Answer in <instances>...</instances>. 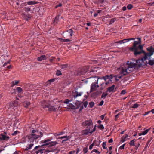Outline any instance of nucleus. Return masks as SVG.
Segmentation results:
<instances>
[{
    "instance_id": "f257e3e1",
    "label": "nucleus",
    "mask_w": 154,
    "mask_h": 154,
    "mask_svg": "<svg viewBox=\"0 0 154 154\" xmlns=\"http://www.w3.org/2000/svg\"><path fill=\"white\" fill-rule=\"evenodd\" d=\"M152 53L143 55L141 59L138 60L132 59L127 62V63L122 67L120 73L122 75H125L130 73L135 69H138L143 65L145 64L152 66L154 65V59H151Z\"/></svg>"
},
{
    "instance_id": "f03ea898",
    "label": "nucleus",
    "mask_w": 154,
    "mask_h": 154,
    "mask_svg": "<svg viewBox=\"0 0 154 154\" xmlns=\"http://www.w3.org/2000/svg\"><path fill=\"white\" fill-rule=\"evenodd\" d=\"M143 45H140L137 41H134L133 46L128 48V49L131 51H134V54L135 56H137L142 54V52H144V50H143Z\"/></svg>"
},
{
    "instance_id": "7ed1b4c3",
    "label": "nucleus",
    "mask_w": 154,
    "mask_h": 154,
    "mask_svg": "<svg viewBox=\"0 0 154 154\" xmlns=\"http://www.w3.org/2000/svg\"><path fill=\"white\" fill-rule=\"evenodd\" d=\"M43 136L42 133L39 131L37 130H33L31 134L26 136V138L27 139V141L30 142H33L34 140L36 139Z\"/></svg>"
},
{
    "instance_id": "20e7f679",
    "label": "nucleus",
    "mask_w": 154,
    "mask_h": 154,
    "mask_svg": "<svg viewBox=\"0 0 154 154\" xmlns=\"http://www.w3.org/2000/svg\"><path fill=\"white\" fill-rule=\"evenodd\" d=\"M51 140L50 139H48L44 140L42 141L41 143L43 144L41 145H39L36 146L34 149L32 150V152H34V151L36 149L40 148H44L45 146H46L48 145V147H51L55 146L57 144H58L57 142L56 141H51Z\"/></svg>"
},
{
    "instance_id": "39448f33",
    "label": "nucleus",
    "mask_w": 154,
    "mask_h": 154,
    "mask_svg": "<svg viewBox=\"0 0 154 154\" xmlns=\"http://www.w3.org/2000/svg\"><path fill=\"white\" fill-rule=\"evenodd\" d=\"M42 106L43 108L45 109L48 108L50 111H54L55 110V108L54 106H52L51 105V102L50 101L44 100L42 103Z\"/></svg>"
},
{
    "instance_id": "423d86ee",
    "label": "nucleus",
    "mask_w": 154,
    "mask_h": 154,
    "mask_svg": "<svg viewBox=\"0 0 154 154\" xmlns=\"http://www.w3.org/2000/svg\"><path fill=\"white\" fill-rule=\"evenodd\" d=\"M99 79L98 78L97 80H96L95 82L92 83L91 84L90 91L91 93L96 91L99 87V85L98 84Z\"/></svg>"
},
{
    "instance_id": "0eeeda50",
    "label": "nucleus",
    "mask_w": 154,
    "mask_h": 154,
    "mask_svg": "<svg viewBox=\"0 0 154 154\" xmlns=\"http://www.w3.org/2000/svg\"><path fill=\"white\" fill-rule=\"evenodd\" d=\"M9 137L7 135V133L4 132L0 134V140L1 141H7L9 140Z\"/></svg>"
},
{
    "instance_id": "6e6552de",
    "label": "nucleus",
    "mask_w": 154,
    "mask_h": 154,
    "mask_svg": "<svg viewBox=\"0 0 154 154\" xmlns=\"http://www.w3.org/2000/svg\"><path fill=\"white\" fill-rule=\"evenodd\" d=\"M41 148H39L38 149L35 150L34 152H32V150L31 151V153L33 154L35 153L36 154H38V153H40L41 154H42L43 152H49L50 151L48 150H45V149H41Z\"/></svg>"
},
{
    "instance_id": "1a4fd4ad",
    "label": "nucleus",
    "mask_w": 154,
    "mask_h": 154,
    "mask_svg": "<svg viewBox=\"0 0 154 154\" xmlns=\"http://www.w3.org/2000/svg\"><path fill=\"white\" fill-rule=\"evenodd\" d=\"M86 73V71H85V69H83V68L79 69L78 70L76 71L74 73L75 75H81L85 74Z\"/></svg>"
},
{
    "instance_id": "9d476101",
    "label": "nucleus",
    "mask_w": 154,
    "mask_h": 154,
    "mask_svg": "<svg viewBox=\"0 0 154 154\" xmlns=\"http://www.w3.org/2000/svg\"><path fill=\"white\" fill-rule=\"evenodd\" d=\"M82 125L84 126H92L93 127V123L92 120H86L82 123Z\"/></svg>"
},
{
    "instance_id": "9b49d317",
    "label": "nucleus",
    "mask_w": 154,
    "mask_h": 154,
    "mask_svg": "<svg viewBox=\"0 0 154 154\" xmlns=\"http://www.w3.org/2000/svg\"><path fill=\"white\" fill-rule=\"evenodd\" d=\"M147 50L148 51H149V52H146L144 51V52H142V53H143L144 54V55H146V54L147 55V54H150V53H152V55L153 54V53H154V48H153L152 46H151L149 47H148L147 48Z\"/></svg>"
},
{
    "instance_id": "f8f14e48",
    "label": "nucleus",
    "mask_w": 154,
    "mask_h": 154,
    "mask_svg": "<svg viewBox=\"0 0 154 154\" xmlns=\"http://www.w3.org/2000/svg\"><path fill=\"white\" fill-rule=\"evenodd\" d=\"M82 133L83 135L84 136H86L87 135L90 136L91 134L90 128L82 130Z\"/></svg>"
},
{
    "instance_id": "ddd939ff",
    "label": "nucleus",
    "mask_w": 154,
    "mask_h": 154,
    "mask_svg": "<svg viewBox=\"0 0 154 154\" xmlns=\"http://www.w3.org/2000/svg\"><path fill=\"white\" fill-rule=\"evenodd\" d=\"M32 143L30 144H28L26 145V147L25 149H23L24 151L25 152V151H27L31 149L32 147L34 146V143H33V142H31Z\"/></svg>"
},
{
    "instance_id": "4468645a",
    "label": "nucleus",
    "mask_w": 154,
    "mask_h": 154,
    "mask_svg": "<svg viewBox=\"0 0 154 154\" xmlns=\"http://www.w3.org/2000/svg\"><path fill=\"white\" fill-rule=\"evenodd\" d=\"M83 92H78L77 91H75L72 95V97L74 98H76L82 95Z\"/></svg>"
},
{
    "instance_id": "2eb2a0df",
    "label": "nucleus",
    "mask_w": 154,
    "mask_h": 154,
    "mask_svg": "<svg viewBox=\"0 0 154 154\" xmlns=\"http://www.w3.org/2000/svg\"><path fill=\"white\" fill-rule=\"evenodd\" d=\"M71 137L70 136H65L61 137L59 138L62 140V143H64L65 141L68 140Z\"/></svg>"
},
{
    "instance_id": "dca6fc26",
    "label": "nucleus",
    "mask_w": 154,
    "mask_h": 154,
    "mask_svg": "<svg viewBox=\"0 0 154 154\" xmlns=\"http://www.w3.org/2000/svg\"><path fill=\"white\" fill-rule=\"evenodd\" d=\"M60 15H57L56 16L53 20V23L54 25H55L58 23L59 21Z\"/></svg>"
},
{
    "instance_id": "f3484780",
    "label": "nucleus",
    "mask_w": 154,
    "mask_h": 154,
    "mask_svg": "<svg viewBox=\"0 0 154 154\" xmlns=\"http://www.w3.org/2000/svg\"><path fill=\"white\" fill-rule=\"evenodd\" d=\"M115 87V85H113L112 86L108 87L107 88V92H114L116 91V90L114 91Z\"/></svg>"
},
{
    "instance_id": "a211bd4d",
    "label": "nucleus",
    "mask_w": 154,
    "mask_h": 154,
    "mask_svg": "<svg viewBox=\"0 0 154 154\" xmlns=\"http://www.w3.org/2000/svg\"><path fill=\"white\" fill-rule=\"evenodd\" d=\"M47 59V57L45 55H42L40 57H38L37 60L38 61H42V60H46Z\"/></svg>"
},
{
    "instance_id": "6ab92c4d",
    "label": "nucleus",
    "mask_w": 154,
    "mask_h": 154,
    "mask_svg": "<svg viewBox=\"0 0 154 154\" xmlns=\"http://www.w3.org/2000/svg\"><path fill=\"white\" fill-rule=\"evenodd\" d=\"M98 79H100L101 80H104L105 82H106V80L107 79H108V80L110 81H112L111 80H110L109 75H106L104 76H103L102 77L100 78H98Z\"/></svg>"
},
{
    "instance_id": "aec40b11",
    "label": "nucleus",
    "mask_w": 154,
    "mask_h": 154,
    "mask_svg": "<svg viewBox=\"0 0 154 154\" xmlns=\"http://www.w3.org/2000/svg\"><path fill=\"white\" fill-rule=\"evenodd\" d=\"M30 104V102L27 101H25L23 102V106L26 108H28Z\"/></svg>"
},
{
    "instance_id": "412c9836",
    "label": "nucleus",
    "mask_w": 154,
    "mask_h": 154,
    "mask_svg": "<svg viewBox=\"0 0 154 154\" xmlns=\"http://www.w3.org/2000/svg\"><path fill=\"white\" fill-rule=\"evenodd\" d=\"M126 42H127V39H125L123 40L119 41L116 42V43H119L120 44H122V43H124Z\"/></svg>"
},
{
    "instance_id": "4be33fe9",
    "label": "nucleus",
    "mask_w": 154,
    "mask_h": 154,
    "mask_svg": "<svg viewBox=\"0 0 154 154\" xmlns=\"http://www.w3.org/2000/svg\"><path fill=\"white\" fill-rule=\"evenodd\" d=\"M101 141L100 140H99L98 141L95 140L93 141V143L94 145L97 146H99L100 143H101Z\"/></svg>"
},
{
    "instance_id": "5701e85b",
    "label": "nucleus",
    "mask_w": 154,
    "mask_h": 154,
    "mask_svg": "<svg viewBox=\"0 0 154 154\" xmlns=\"http://www.w3.org/2000/svg\"><path fill=\"white\" fill-rule=\"evenodd\" d=\"M60 66L61 69H66L68 67L69 65L68 64H66L61 65Z\"/></svg>"
},
{
    "instance_id": "b1692460",
    "label": "nucleus",
    "mask_w": 154,
    "mask_h": 154,
    "mask_svg": "<svg viewBox=\"0 0 154 154\" xmlns=\"http://www.w3.org/2000/svg\"><path fill=\"white\" fill-rule=\"evenodd\" d=\"M80 107L79 109V111L80 112L84 108V107L82 103H80L78 105L77 107L75 109H78Z\"/></svg>"
},
{
    "instance_id": "393cba45",
    "label": "nucleus",
    "mask_w": 154,
    "mask_h": 154,
    "mask_svg": "<svg viewBox=\"0 0 154 154\" xmlns=\"http://www.w3.org/2000/svg\"><path fill=\"white\" fill-rule=\"evenodd\" d=\"M38 2L35 1H29L27 2V3L29 5L36 4H38Z\"/></svg>"
},
{
    "instance_id": "a878e982",
    "label": "nucleus",
    "mask_w": 154,
    "mask_h": 154,
    "mask_svg": "<svg viewBox=\"0 0 154 154\" xmlns=\"http://www.w3.org/2000/svg\"><path fill=\"white\" fill-rule=\"evenodd\" d=\"M16 90L17 91L18 93L19 94H21L23 90L21 87H17Z\"/></svg>"
},
{
    "instance_id": "bb28decb",
    "label": "nucleus",
    "mask_w": 154,
    "mask_h": 154,
    "mask_svg": "<svg viewBox=\"0 0 154 154\" xmlns=\"http://www.w3.org/2000/svg\"><path fill=\"white\" fill-rule=\"evenodd\" d=\"M108 95V93H107L103 92L101 96V98L104 99L106 98L107 95Z\"/></svg>"
},
{
    "instance_id": "cd10ccee",
    "label": "nucleus",
    "mask_w": 154,
    "mask_h": 154,
    "mask_svg": "<svg viewBox=\"0 0 154 154\" xmlns=\"http://www.w3.org/2000/svg\"><path fill=\"white\" fill-rule=\"evenodd\" d=\"M135 140H136L135 139H134L132 140L129 143V144L130 146H135Z\"/></svg>"
},
{
    "instance_id": "c85d7f7f",
    "label": "nucleus",
    "mask_w": 154,
    "mask_h": 154,
    "mask_svg": "<svg viewBox=\"0 0 154 154\" xmlns=\"http://www.w3.org/2000/svg\"><path fill=\"white\" fill-rule=\"evenodd\" d=\"M56 74L57 76H59L62 75V73L60 70H57Z\"/></svg>"
},
{
    "instance_id": "c756f323",
    "label": "nucleus",
    "mask_w": 154,
    "mask_h": 154,
    "mask_svg": "<svg viewBox=\"0 0 154 154\" xmlns=\"http://www.w3.org/2000/svg\"><path fill=\"white\" fill-rule=\"evenodd\" d=\"M94 105V103L93 102H91L89 103V106L91 108H92Z\"/></svg>"
},
{
    "instance_id": "7c9ffc66",
    "label": "nucleus",
    "mask_w": 154,
    "mask_h": 154,
    "mask_svg": "<svg viewBox=\"0 0 154 154\" xmlns=\"http://www.w3.org/2000/svg\"><path fill=\"white\" fill-rule=\"evenodd\" d=\"M83 69H85V71H86V73H88V71H89V67L88 66H85L83 68Z\"/></svg>"
},
{
    "instance_id": "2f4dec72",
    "label": "nucleus",
    "mask_w": 154,
    "mask_h": 154,
    "mask_svg": "<svg viewBox=\"0 0 154 154\" xmlns=\"http://www.w3.org/2000/svg\"><path fill=\"white\" fill-rule=\"evenodd\" d=\"M67 32H69V33L70 34V35L71 36L72 35V33L73 31L72 29H70L67 31Z\"/></svg>"
},
{
    "instance_id": "473e14b6",
    "label": "nucleus",
    "mask_w": 154,
    "mask_h": 154,
    "mask_svg": "<svg viewBox=\"0 0 154 154\" xmlns=\"http://www.w3.org/2000/svg\"><path fill=\"white\" fill-rule=\"evenodd\" d=\"M116 20V18H113L111 19L109 23V24H111Z\"/></svg>"
},
{
    "instance_id": "72a5a7b5",
    "label": "nucleus",
    "mask_w": 154,
    "mask_h": 154,
    "mask_svg": "<svg viewBox=\"0 0 154 154\" xmlns=\"http://www.w3.org/2000/svg\"><path fill=\"white\" fill-rule=\"evenodd\" d=\"M133 7V5L131 4H129L127 6V8L129 10L131 9Z\"/></svg>"
},
{
    "instance_id": "f704fd0d",
    "label": "nucleus",
    "mask_w": 154,
    "mask_h": 154,
    "mask_svg": "<svg viewBox=\"0 0 154 154\" xmlns=\"http://www.w3.org/2000/svg\"><path fill=\"white\" fill-rule=\"evenodd\" d=\"M91 96L92 97H97V95L96 91L92 93L91 94Z\"/></svg>"
},
{
    "instance_id": "c9c22d12",
    "label": "nucleus",
    "mask_w": 154,
    "mask_h": 154,
    "mask_svg": "<svg viewBox=\"0 0 154 154\" xmlns=\"http://www.w3.org/2000/svg\"><path fill=\"white\" fill-rule=\"evenodd\" d=\"M98 128L102 130H103L104 129V127L103 125L100 124V125L98 126Z\"/></svg>"
},
{
    "instance_id": "e433bc0d",
    "label": "nucleus",
    "mask_w": 154,
    "mask_h": 154,
    "mask_svg": "<svg viewBox=\"0 0 154 154\" xmlns=\"http://www.w3.org/2000/svg\"><path fill=\"white\" fill-rule=\"evenodd\" d=\"M83 151L84 152V154H85L88 151V147H84L83 149Z\"/></svg>"
},
{
    "instance_id": "4c0bfd02",
    "label": "nucleus",
    "mask_w": 154,
    "mask_h": 154,
    "mask_svg": "<svg viewBox=\"0 0 154 154\" xmlns=\"http://www.w3.org/2000/svg\"><path fill=\"white\" fill-rule=\"evenodd\" d=\"M149 130L150 129H148L142 132L143 135H145L148 132Z\"/></svg>"
},
{
    "instance_id": "58836bf2",
    "label": "nucleus",
    "mask_w": 154,
    "mask_h": 154,
    "mask_svg": "<svg viewBox=\"0 0 154 154\" xmlns=\"http://www.w3.org/2000/svg\"><path fill=\"white\" fill-rule=\"evenodd\" d=\"M12 83V85L11 86H13L19 83V81H15V83H14V82L13 81Z\"/></svg>"
},
{
    "instance_id": "ea45409f",
    "label": "nucleus",
    "mask_w": 154,
    "mask_h": 154,
    "mask_svg": "<svg viewBox=\"0 0 154 154\" xmlns=\"http://www.w3.org/2000/svg\"><path fill=\"white\" fill-rule=\"evenodd\" d=\"M106 142H103V143L102 146L103 149H106L107 147H106Z\"/></svg>"
},
{
    "instance_id": "a19ab883",
    "label": "nucleus",
    "mask_w": 154,
    "mask_h": 154,
    "mask_svg": "<svg viewBox=\"0 0 154 154\" xmlns=\"http://www.w3.org/2000/svg\"><path fill=\"white\" fill-rule=\"evenodd\" d=\"M95 152L96 153H97L98 154H100V152H99V151H98L96 149H93L91 151V152Z\"/></svg>"
},
{
    "instance_id": "79ce46f5",
    "label": "nucleus",
    "mask_w": 154,
    "mask_h": 154,
    "mask_svg": "<svg viewBox=\"0 0 154 154\" xmlns=\"http://www.w3.org/2000/svg\"><path fill=\"white\" fill-rule=\"evenodd\" d=\"M83 103V106H84L86 108L87 106L88 105V101H85Z\"/></svg>"
},
{
    "instance_id": "37998d69",
    "label": "nucleus",
    "mask_w": 154,
    "mask_h": 154,
    "mask_svg": "<svg viewBox=\"0 0 154 154\" xmlns=\"http://www.w3.org/2000/svg\"><path fill=\"white\" fill-rule=\"evenodd\" d=\"M139 106V105L137 103L134 104L132 106L133 108H137Z\"/></svg>"
},
{
    "instance_id": "c03bdc74",
    "label": "nucleus",
    "mask_w": 154,
    "mask_h": 154,
    "mask_svg": "<svg viewBox=\"0 0 154 154\" xmlns=\"http://www.w3.org/2000/svg\"><path fill=\"white\" fill-rule=\"evenodd\" d=\"M115 77V79L116 81H119V80L121 79V76H118L117 77L116 76H114Z\"/></svg>"
},
{
    "instance_id": "a18cd8bd",
    "label": "nucleus",
    "mask_w": 154,
    "mask_h": 154,
    "mask_svg": "<svg viewBox=\"0 0 154 154\" xmlns=\"http://www.w3.org/2000/svg\"><path fill=\"white\" fill-rule=\"evenodd\" d=\"M70 100L68 99H66L64 102V103L66 104H68Z\"/></svg>"
},
{
    "instance_id": "49530a36",
    "label": "nucleus",
    "mask_w": 154,
    "mask_h": 154,
    "mask_svg": "<svg viewBox=\"0 0 154 154\" xmlns=\"http://www.w3.org/2000/svg\"><path fill=\"white\" fill-rule=\"evenodd\" d=\"M151 140H148V141L146 143V144L145 146V148H146L147 147L149 143L151 142Z\"/></svg>"
},
{
    "instance_id": "de8ad7c7",
    "label": "nucleus",
    "mask_w": 154,
    "mask_h": 154,
    "mask_svg": "<svg viewBox=\"0 0 154 154\" xmlns=\"http://www.w3.org/2000/svg\"><path fill=\"white\" fill-rule=\"evenodd\" d=\"M126 93V91L125 90H123L122 91L121 93V95L125 94Z\"/></svg>"
},
{
    "instance_id": "09e8293b",
    "label": "nucleus",
    "mask_w": 154,
    "mask_h": 154,
    "mask_svg": "<svg viewBox=\"0 0 154 154\" xmlns=\"http://www.w3.org/2000/svg\"><path fill=\"white\" fill-rule=\"evenodd\" d=\"M9 106L11 108L14 106V105L13 103H10L9 104Z\"/></svg>"
},
{
    "instance_id": "8fccbe9b",
    "label": "nucleus",
    "mask_w": 154,
    "mask_h": 154,
    "mask_svg": "<svg viewBox=\"0 0 154 154\" xmlns=\"http://www.w3.org/2000/svg\"><path fill=\"white\" fill-rule=\"evenodd\" d=\"M94 143L93 142V143L89 146V149H92L93 146H94Z\"/></svg>"
},
{
    "instance_id": "3c124183",
    "label": "nucleus",
    "mask_w": 154,
    "mask_h": 154,
    "mask_svg": "<svg viewBox=\"0 0 154 154\" xmlns=\"http://www.w3.org/2000/svg\"><path fill=\"white\" fill-rule=\"evenodd\" d=\"M25 10L26 12H29L30 11V8H26Z\"/></svg>"
},
{
    "instance_id": "603ef678",
    "label": "nucleus",
    "mask_w": 154,
    "mask_h": 154,
    "mask_svg": "<svg viewBox=\"0 0 154 154\" xmlns=\"http://www.w3.org/2000/svg\"><path fill=\"white\" fill-rule=\"evenodd\" d=\"M62 5L61 3H60L59 4H58L55 7V8H57L58 7H60L62 6Z\"/></svg>"
},
{
    "instance_id": "864d4df0",
    "label": "nucleus",
    "mask_w": 154,
    "mask_h": 154,
    "mask_svg": "<svg viewBox=\"0 0 154 154\" xmlns=\"http://www.w3.org/2000/svg\"><path fill=\"white\" fill-rule=\"evenodd\" d=\"M125 144H124L122 145L119 148V149H124L125 146Z\"/></svg>"
},
{
    "instance_id": "5fc2aeb1",
    "label": "nucleus",
    "mask_w": 154,
    "mask_h": 154,
    "mask_svg": "<svg viewBox=\"0 0 154 154\" xmlns=\"http://www.w3.org/2000/svg\"><path fill=\"white\" fill-rule=\"evenodd\" d=\"M18 132L19 131H15L12 134V135L13 136L16 135Z\"/></svg>"
},
{
    "instance_id": "6e6d98bb",
    "label": "nucleus",
    "mask_w": 154,
    "mask_h": 154,
    "mask_svg": "<svg viewBox=\"0 0 154 154\" xmlns=\"http://www.w3.org/2000/svg\"><path fill=\"white\" fill-rule=\"evenodd\" d=\"M55 79H52L50 80H49L48 82H50V83H51L54 82V81H55Z\"/></svg>"
},
{
    "instance_id": "4d7b16f0",
    "label": "nucleus",
    "mask_w": 154,
    "mask_h": 154,
    "mask_svg": "<svg viewBox=\"0 0 154 154\" xmlns=\"http://www.w3.org/2000/svg\"><path fill=\"white\" fill-rule=\"evenodd\" d=\"M137 39L138 40V42L140 43V45H141V39L140 38H138Z\"/></svg>"
},
{
    "instance_id": "13d9d810",
    "label": "nucleus",
    "mask_w": 154,
    "mask_h": 154,
    "mask_svg": "<svg viewBox=\"0 0 154 154\" xmlns=\"http://www.w3.org/2000/svg\"><path fill=\"white\" fill-rule=\"evenodd\" d=\"M140 143H138L136 145H135V149H136V150H137L138 148V147H139V146H140Z\"/></svg>"
},
{
    "instance_id": "bf43d9fd",
    "label": "nucleus",
    "mask_w": 154,
    "mask_h": 154,
    "mask_svg": "<svg viewBox=\"0 0 154 154\" xmlns=\"http://www.w3.org/2000/svg\"><path fill=\"white\" fill-rule=\"evenodd\" d=\"M96 92L97 93V96L101 94V93H102V92L100 91H97Z\"/></svg>"
},
{
    "instance_id": "052dcab7",
    "label": "nucleus",
    "mask_w": 154,
    "mask_h": 154,
    "mask_svg": "<svg viewBox=\"0 0 154 154\" xmlns=\"http://www.w3.org/2000/svg\"><path fill=\"white\" fill-rule=\"evenodd\" d=\"M104 101L103 100L101 101L99 105V106H102L103 105L104 103Z\"/></svg>"
},
{
    "instance_id": "680f3d73",
    "label": "nucleus",
    "mask_w": 154,
    "mask_h": 154,
    "mask_svg": "<svg viewBox=\"0 0 154 154\" xmlns=\"http://www.w3.org/2000/svg\"><path fill=\"white\" fill-rule=\"evenodd\" d=\"M109 76L110 80H111V79L113 78V75L112 74H110Z\"/></svg>"
},
{
    "instance_id": "e2e57ef3",
    "label": "nucleus",
    "mask_w": 154,
    "mask_h": 154,
    "mask_svg": "<svg viewBox=\"0 0 154 154\" xmlns=\"http://www.w3.org/2000/svg\"><path fill=\"white\" fill-rule=\"evenodd\" d=\"M63 134V132L60 133L59 134H57L56 133V134H55L54 135L55 136H58L59 135H61Z\"/></svg>"
},
{
    "instance_id": "0e129e2a",
    "label": "nucleus",
    "mask_w": 154,
    "mask_h": 154,
    "mask_svg": "<svg viewBox=\"0 0 154 154\" xmlns=\"http://www.w3.org/2000/svg\"><path fill=\"white\" fill-rule=\"evenodd\" d=\"M136 39V38H128L127 39V42H128L129 41H130L131 40H135Z\"/></svg>"
},
{
    "instance_id": "69168bd1",
    "label": "nucleus",
    "mask_w": 154,
    "mask_h": 154,
    "mask_svg": "<svg viewBox=\"0 0 154 154\" xmlns=\"http://www.w3.org/2000/svg\"><path fill=\"white\" fill-rule=\"evenodd\" d=\"M95 131H96L95 127H94L92 130H90V131H91V134H92L93 133V132H94Z\"/></svg>"
},
{
    "instance_id": "338daca9",
    "label": "nucleus",
    "mask_w": 154,
    "mask_h": 154,
    "mask_svg": "<svg viewBox=\"0 0 154 154\" xmlns=\"http://www.w3.org/2000/svg\"><path fill=\"white\" fill-rule=\"evenodd\" d=\"M105 115H102L100 116V118L101 119L103 120L104 118Z\"/></svg>"
},
{
    "instance_id": "774afa93",
    "label": "nucleus",
    "mask_w": 154,
    "mask_h": 154,
    "mask_svg": "<svg viewBox=\"0 0 154 154\" xmlns=\"http://www.w3.org/2000/svg\"><path fill=\"white\" fill-rule=\"evenodd\" d=\"M75 153L74 151H70L69 152V154H74Z\"/></svg>"
}]
</instances>
